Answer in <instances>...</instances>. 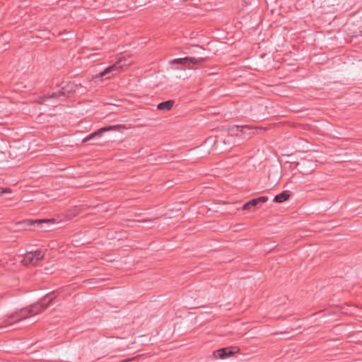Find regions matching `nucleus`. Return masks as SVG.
I'll return each instance as SVG.
<instances>
[{
	"label": "nucleus",
	"instance_id": "0eeeda50",
	"mask_svg": "<svg viewBox=\"0 0 362 362\" xmlns=\"http://www.w3.org/2000/svg\"><path fill=\"white\" fill-rule=\"evenodd\" d=\"M267 200H268V197H264V196L259 197L255 198V199H252L250 201H249L247 203H245L243 206V210H248V209H251L252 207H254V206H257L259 203L266 202Z\"/></svg>",
	"mask_w": 362,
	"mask_h": 362
},
{
	"label": "nucleus",
	"instance_id": "f8f14e48",
	"mask_svg": "<svg viewBox=\"0 0 362 362\" xmlns=\"http://www.w3.org/2000/svg\"><path fill=\"white\" fill-rule=\"evenodd\" d=\"M11 190L8 188L0 189V197L4 194L5 193L10 192Z\"/></svg>",
	"mask_w": 362,
	"mask_h": 362
},
{
	"label": "nucleus",
	"instance_id": "4468645a",
	"mask_svg": "<svg viewBox=\"0 0 362 362\" xmlns=\"http://www.w3.org/2000/svg\"><path fill=\"white\" fill-rule=\"evenodd\" d=\"M361 317H362V315H361Z\"/></svg>",
	"mask_w": 362,
	"mask_h": 362
},
{
	"label": "nucleus",
	"instance_id": "f03ea898",
	"mask_svg": "<svg viewBox=\"0 0 362 362\" xmlns=\"http://www.w3.org/2000/svg\"><path fill=\"white\" fill-rule=\"evenodd\" d=\"M46 298H49L47 303L41 301L40 303H35V304L31 305V307L29 309L21 310L18 313H15L12 314L9 317L10 318H16L15 323L20 322L24 320L28 319L29 314H32V315L37 314L38 313L46 309L48 307V305H49V303L52 301V300L54 299V297H52V295L48 294V295H47Z\"/></svg>",
	"mask_w": 362,
	"mask_h": 362
},
{
	"label": "nucleus",
	"instance_id": "1a4fd4ad",
	"mask_svg": "<svg viewBox=\"0 0 362 362\" xmlns=\"http://www.w3.org/2000/svg\"><path fill=\"white\" fill-rule=\"evenodd\" d=\"M52 223H53V221L51 219H38V220L33 221L31 222L32 225H35V226L36 225L37 227H39L42 229H44V230L47 229L45 225H49Z\"/></svg>",
	"mask_w": 362,
	"mask_h": 362
},
{
	"label": "nucleus",
	"instance_id": "f257e3e1",
	"mask_svg": "<svg viewBox=\"0 0 362 362\" xmlns=\"http://www.w3.org/2000/svg\"><path fill=\"white\" fill-rule=\"evenodd\" d=\"M132 63L129 56L120 57L113 65L108 66L104 71L93 76V80L95 83H98L102 82L103 79L110 78L122 71L124 68L130 66Z\"/></svg>",
	"mask_w": 362,
	"mask_h": 362
},
{
	"label": "nucleus",
	"instance_id": "6e6552de",
	"mask_svg": "<svg viewBox=\"0 0 362 362\" xmlns=\"http://www.w3.org/2000/svg\"><path fill=\"white\" fill-rule=\"evenodd\" d=\"M114 129V127L113 126H108V127H102L100 129H99L98 130L95 131V132L90 134V135H88L86 138H85L83 139V142H86L95 137H100L102 136V134L104 133V132H106L107 131H110V130H112Z\"/></svg>",
	"mask_w": 362,
	"mask_h": 362
},
{
	"label": "nucleus",
	"instance_id": "39448f33",
	"mask_svg": "<svg viewBox=\"0 0 362 362\" xmlns=\"http://www.w3.org/2000/svg\"><path fill=\"white\" fill-rule=\"evenodd\" d=\"M238 348L236 346L225 347L216 351L214 352V356L221 359H226L232 356L234 353L238 352Z\"/></svg>",
	"mask_w": 362,
	"mask_h": 362
},
{
	"label": "nucleus",
	"instance_id": "423d86ee",
	"mask_svg": "<svg viewBox=\"0 0 362 362\" xmlns=\"http://www.w3.org/2000/svg\"><path fill=\"white\" fill-rule=\"evenodd\" d=\"M204 59L203 58H194V57H186L184 58H178L175 59L171 61H170V64H180V65H185L187 63H192V64H199L202 62H204Z\"/></svg>",
	"mask_w": 362,
	"mask_h": 362
},
{
	"label": "nucleus",
	"instance_id": "9b49d317",
	"mask_svg": "<svg viewBox=\"0 0 362 362\" xmlns=\"http://www.w3.org/2000/svg\"><path fill=\"white\" fill-rule=\"evenodd\" d=\"M173 104L174 101L171 100L162 102L158 105V109L163 111L169 110L171 109Z\"/></svg>",
	"mask_w": 362,
	"mask_h": 362
},
{
	"label": "nucleus",
	"instance_id": "20e7f679",
	"mask_svg": "<svg viewBox=\"0 0 362 362\" xmlns=\"http://www.w3.org/2000/svg\"><path fill=\"white\" fill-rule=\"evenodd\" d=\"M253 130L252 127L248 125H235L228 129V133L231 135H238V133H241V135L240 136H243L244 135H248L252 133V131Z\"/></svg>",
	"mask_w": 362,
	"mask_h": 362
},
{
	"label": "nucleus",
	"instance_id": "7ed1b4c3",
	"mask_svg": "<svg viewBox=\"0 0 362 362\" xmlns=\"http://www.w3.org/2000/svg\"><path fill=\"white\" fill-rule=\"evenodd\" d=\"M45 257V253L40 250H35L26 252L21 262L24 264H37L40 261L42 260Z\"/></svg>",
	"mask_w": 362,
	"mask_h": 362
},
{
	"label": "nucleus",
	"instance_id": "ddd939ff",
	"mask_svg": "<svg viewBox=\"0 0 362 362\" xmlns=\"http://www.w3.org/2000/svg\"><path fill=\"white\" fill-rule=\"evenodd\" d=\"M62 93H63L64 96H66V94H64V92H62Z\"/></svg>",
	"mask_w": 362,
	"mask_h": 362
},
{
	"label": "nucleus",
	"instance_id": "9d476101",
	"mask_svg": "<svg viewBox=\"0 0 362 362\" xmlns=\"http://www.w3.org/2000/svg\"><path fill=\"white\" fill-rule=\"evenodd\" d=\"M289 197V193L288 191H284L281 192L280 194L276 195L273 201L276 203H282L285 201H286Z\"/></svg>",
	"mask_w": 362,
	"mask_h": 362
}]
</instances>
